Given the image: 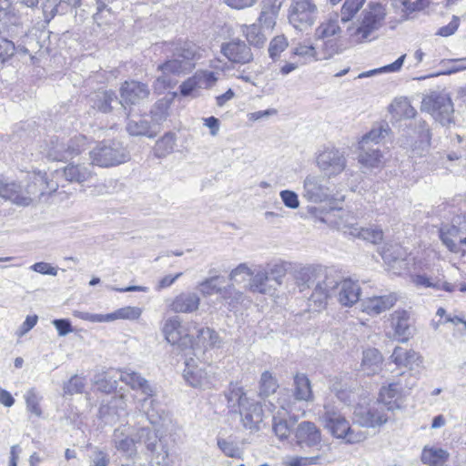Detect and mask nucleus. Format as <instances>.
I'll use <instances>...</instances> for the list:
<instances>
[{
    "label": "nucleus",
    "mask_w": 466,
    "mask_h": 466,
    "mask_svg": "<svg viewBox=\"0 0 466 466\" xmlns=\"http://www.w3.org/2000/svg\"><path fill=\"white\" fill-rule=\"evenodd\" d=\"M350 235L359 237L372 244H378L383 239V231L378 227L360 228L358 225H351Z\"/></svg>",
    "instance_id": "37998d69"
},
{
    "label": "nucleus",
    "mask_w": 466,
    "mask_h": 466,
    "mask_svg": "<svg viewBox=\"0 0 466 466\" xmlns=\"http://www.w3.org/2000/svg\"><path fill=\"white\" fill-rule=\"evenodd\" d=\"M85 388V379L83 377L75 375L64 386L65 394H77L81 393Z\"/></svg>",
    "instance_id": "774afa93"
},
{
    "label": "nucleus",
    "mask_w": 466,
    "mask_h": 466,
    "mask_svg": "<svg viewBox=\"0 0 466 466\" xmlns=\"http://www.w3.org/2000/svg\"><path fill=\"white\" fill-rule=\"evenodd\" d=\"M341 32L342 31L339 25V21L337 16L323 21L316 28L315 36L317 39L324 41L329 56L339 53V46L336 43H333V41L340 37Z\"/></svg>",
    "instance_id": "f3484780"
},
{
    "label": "nucleus",
    "mask_w": 466,
    "mask_h": 466,
    "mask_svg": "<svg viewBox=\"0 0 466 466\" xmlns=\"http://www.w3.org/2000/svg\"><path fill=\"white\" fill-rule=\"evenodd\" d=\"M238 413L241 416L242 424L246 429L258 430V425L263 420V410L258 401L250 400Z\"/></svg>",
    "instance_id": "c85d7f7f"
},
{
    "label": "nucleus",
    "mask_w": 466,
    "mask_h": 466,
    "mask_svg": "<svg viewBox=\"0 0 466 466\" xmlns=\"http://www.w3.org/2000/svg\"><path fill=\"white\" fill-rule=\"evenodd\" d=\"M221 277L218 275L206 278L198 285V289L203 297H210L215 294L222 295L223 287L219 286Z\"/></svg>",
    "instance_id": "de8ad7c7"
},
{
    "label": "nucleus",
    "mask_w": 466,
    "mask_h": 466,
    "mask_svg": "<svg viewBox=\"0 0 466 466\" xmlns=\"http://www.w3.org/2000/svg\"><path fill=\"white\" fill-rule=\"evenodd\" d=\"M329 270L321 266L307 265L295 268L292 277L295 286L300 292L309 289L317 280H321L325 275L329 274Z\"/></svg>",
    "instance_id": "a211bd4d"
},
{
    "label": "nucleus",
    "mask_w": 466,
    "mask_h": 466,
    "mask_svg": "<svg viewBox=\"0 0 466 466\" xmlns=\"http://www.w3.org/2000/svg\"><path fill=\"white\" fill-rule=\"evenodd\" d=\"M162 417L160 416V419L158 422H160ZM154 428L149 427H141L137 430V433L135 434L136 442L144 443L147 450L149 452L157 451V447L158 444H160V439L157 435V430L156 427L159 424H152L150 423Z\"/></svg>",
    "instance_id": "4c0bfd02"
},
{
    "label": "nucleus",
    "mask_w": 466,
    "mask_h": 466,
    "mask_svg": "<svg viewBox=\"0 0 466 466\" xmlns=\"http://www.w3.org/2000/svg\"><path fill=\"white\" fill-rule=\"evenodd\" d=\"M279 388L278 381L268 370L264 371L259 380V395L269 396L276 392Z\"/></svg>",
    "instance_id": "603ef678"
},
{
    "label": "nucleus",
    "mask_w": 466,
    "mask_h": 466,
    "mask_svg": "<svg viewBox=\"0 0 466 466\" xmlns=\"http://www.w3.org/2000/svg\"><path fill=\"white\" fill-rule=\"evenodd\" d=\"M356 421L363 427H376L387 422L388 417L379 409L359 408L354 411Z\"/></svg>",
    "instance_id": "2f4dec72"
},
{
    "label": "nucleus",
    "mask_w": 466,
    "mask_h": 466,
    "mask_svg": "<svg viewBox=\"0 0 466 466\" xmlns=\"http://www.w3.org/2000/svg\"><path fill=\"white\" fill-rule=\"evenodd\" d=\"M222 346V339L218 333L210 328H200L198 329L197 337L193 340V350L198 352L200 349H219Z\"/></svg>",
    "instance_id": "7c9ffc66"
},
{
    "label": "nucleus",
    "mask_w": 466,
    "mask_h": 466,
    "mask_svg": "<svg viewBox=\"0 0 466 466\" xmlns=\"http://www.w3.org/2000/svg\"><path fill=\"white\" fill-rule=\"evenodd\" d=\"M163 47L167 59L157 66V70L162 73L154 82V88L157 91L173 86L175 81L171 76L188 74L195 68L196 61L202 57L201 48L188 40L165 42Z\"/></svg>",
    "instance_id": "f257e3e1"
},
{
    "label": "nucleus",
    "mask_w": 466,
    "mask_h": 466,
    "mask_svg": "<svg viewBox=\"0 0 466 466\" xmlns=\"http://www.w3.org/2000/svg\"><path fill=\"white\" fill-rule=\"evenodd\" d=\"M390 110L400 117L411 118L416 115V110L407 98L395 99L390 105Z\"/></svg>",
    "instance_id": "8fccbe9b"
},
{
    "label": "nucleus",
    "mask_w": 466,
    "mask_h": 466,
    "mask_svg": "<svg viewBox=\"0 0 466 466\" xmlns=\"http://www.w3.org/2000/svg\"><path fill=\"white\" fill-rule=\"evenodd\" d=\"M412 282L417 287L432 288L437 290L443 289L448 292H452L454 290V286L451 283L444 282L441 285L439 281L433 282L426 275L418 274L412 276Z\"/></svg>",
    "instance_id": "3c124183"
},
{
    "label": "nucleus",
    "mask_w": 466,
    "mask_h": 466,
    "mask_svg": "<svg viewBox=\"0 0 466 466\" xmlns=\"http://www.w3.org/2000/svg\"><path fill=\"white\" fill-rule=\"evenodd\" d=\"M401 390L400 382H392L382 387L379 396L380 403H382L388 410L399 408L398 400L401 394Z\"/></svg>",
    "instance_id": "e433bc0d"
},
{
    "label": "nucleus",
    "mask_w": 466,
    "mask_h": 466,
    "mask_svg": "<svg viewBox=\"0 0 466 466\" xmlns=\"http://www.w3.org/2000/svg\"><path fill=\"white\" fill-rule=\"evenodd\" d=\"M380 255L394 274H400L402 269L407 268V253L401 246L398 244L386 245L382 248Z\"/></svg>",
    "instance_id": "b1692460"
},
{
    "label": "nucleus",
    "mask_w": 466,
    "mask_h": 466,
    "mask_svg": "<svg viewBox=\"0 0 466 466\" xmlns=\"http://www.w3.org/2000/svg\"><path fill=\"white\" fill-rule=\"evenodd\" d=\"M92 165L109 167L125 163L128 159L127 149L116 141L101 142L89 152Z\"/></svg>",
    "instance_id": "9d476101"
},
{
    "label": "nucleus",
    "mask_w": 466,
    "mask_h": 466,
    "mask_svg": "<svg viewBox=\"0 0 466 466\" xmlns=\"http://www.w3.org/2000/svg\"><path fill=\"white\" fill-rule=\"evenodd\" d=\"M223 290L221 298L228 303L230 309H235L238 304H242L246 299L244 292L237 289L234 284L223 287Z\"/></svg>",
    "instance_id": "09e8293b"
},
{
    "label": "nucleus",
    "mask_w": 466,
    "mask_h": 466,
    "mask_svg": "<svg viewBox=\"0 0 466 466\" xmlns=\"http://www.w3.org/2000/svg\"><path fill=\"white\" fill-rule=\"evenodd\" d=\"M385 17L386 11L381 4L369 3L357 24L348 28L350 38L357 44L371 40L375 32L382 26Z\"/></svg>",
    "instance_id": "39448f33"
},
{
    "label": "nucleus",
    "mask_w": 466,
    "mask_h": 466,
    "mask_svg": "<svg viewBox=\"0 0 466 466\" xmlns=\"http://www.w3.org/2000/svg\"><path fill=\"white\" fill-rule=\"evenodd\" d=\"M295 438L301 448H310L319 445L321 441V433L315 423L311 421L300 422L296 431Z\"/></svg>",
    "instance_id": "bb28decb"
},
{
    "label": "nucleus",
    "mask_w": 466,
    "mask_h": 466,
    "mask_svg": "<svg viewBox=\"0 0 466 466\" xmlns=\"http://www.w3.org/2000/svg\"><path fill=\"white\" fill-rule=\"evenodd\" d=\"M143 309L139 307L127 306L106 314V322L117 319L137 320L142 315Z\"/></svg>",
    "instance_id": "49530a36"
},
{
    "label": "nucleus",
    "mask_w": 466,
    "mask_h": 466,
    "mask_svg": "<svg viewBox=\"0 0 466 466\" xmlns=\"http://www.w3.org/2000/svg\"><path fill=\"white\" fill-rule=\"evenodd\" d=\"M216 367L200 358L198 352H193V357L185 360L183 378L194 388L209 389L215 382Z\"/></svg>",
    "instance_id": "6e6552de"
},
{
    "label": "nucleus",
    "mask_w": 466,
    "mask_h": 466,
    "mask_svg": "<svg viewBox=\"0 0 466 466\" xmlns=\"http://www.w3.org/2000/svg\"><path fill=\"white\" fill-rule=\"evenodd\" d=\"M168 102L166 100H158L151 109L152 119L157 124L165 121L168 116Z\"/></svg>",
    "instance_id": "69168bd1"
},
{
    "label": "nucleus",
    "mask_w": 466,
    "mask_h": 466,
    "mask_svg": "<svg viewBox=\"0 0 466 466\" xmlns=\"http://www.w3.org/2000/svg\"><path fill=\"white\" fill-rule=\"evenodd\" d=\"M122 188L123 184L112 177L106 178L102 183L94 186V191L97 195L113 194L120 191Z\"/></svg>",
    "instance_id": "13d9d810"
},
{
    "label": "nucleus",
    "mask_w": 466,
    "mask_h": 466,
    "mask_svg": "<svg viewBox=\"0 0 466 466\" xmlns=\"http://www.w3.org/2000/svg\"><path fill=\"white\" fill-rule=\"evenodd\" d=\"M65 178L69 182L83 183L94 176L92 164L71 163L63 168Z\"/></svg>",
    "instance_id": "72a5a7b5"
},
{
    "label": "nucleus",
    "mask_w": 466,
    "mask_h": 466,
    "mask_svg": "<svg viewBox=\"0 0 466 466\" xmlns=\"http://www.w3.org/2000/svg\"><path fill=\"white\" fill-rule=\"evenodd\" d=\"M449 457V453L442 449L425 447L421 453V461L428 466H441Z\"/></svg>",
    "instance_id": "a18cd8bd"
},
{
    "label": "nucleus",
    "mask_w": 466,
    "mask_h": 466,
    "mask_svg": "<svg viewBox=\"0 0 466 466\" xmlns=\"http://www.w3.org/2000/svg\"><path fill=\"white\" fill-rule=\"evenodd\" d=\"M390 320L394 338L401 343L409 341L413 334L410 313L406 309H397L390 314Z\"/></svg>",
    "instance_id": "412c9836"
},
{
    "label": "nucleus",
    "mask_w": 466,
    "mask_h": 466,
    "mask_svg": "<svg viewBox=\"0 0 466 466\" xmlns=\"http://www.w3.org/2000/svg\"><path fill=\"white\" fill-rule=\"evenodd\" d=\"M318 14V7L312 0H292L289 21L296 29L303 31L314 25Z\"/></svg>",
    "instance_id": "4468645a"
},
{
    "label": "nucleus",
    "mask_w": 466,
    "mask_h": 466,
    "mask_svg": "<svg viewBox=\"0 0 466 466\" xmlns=\"http://www.w3.org/2000/svg\"><path fill=\"white\" fill-rule=\"evenodd\" d=\"M294 398L299 401H310L313 400L310 381L304 374H297L294 377Z\"/></svg>",
    "instance_id": "79ce46f5"
},
{
    "label": "nucleus",
    "mask_w": 466,
    "mask_h": 466,
    "mask_svg": "<svg viewBox=\"0 0 466 466\" xmlns=\"http://www.w3.org/2000/svg\"><path fill=\"white\" fill-rule=\"evenodd\" d=\"M329 179L324 175L308 174L302 182V198L313 204L329 200L332 196Z\"/></svg>",
    "instance_id": "ddd939ff"
},
{
    "label": "nucleus",
    "mask_w": 466,
    "mask_h": 466,
    "mask_svg": "<svg viewBox=\"0 0 466 466\" xmlns=\"http://www.w3.org/2000/svg\"><path fill=\"white\" fill-rule=\"evenodd\" d=\"M440 238L443 245L452 253L466 254V215L453 218L451 224L440 228Z\"/></svg>",
    "instance_id": "1a4fd4ad"
},
{
    "label": "nucleus",
    "mask_w": 466,
    "mask_h": 466,
    "mask_svg": "<svg viewBox=\"0 0 466 466\" xmlns=\"http://www.w3.org/2000/svg\"><path fill=\"white\" fill-rule=\"evenodd\" d=\"M390 359L397 366L410 370L413 366H420L422 363V359L418 352L413 350H405L400 346L395 347Z\"/></svg>",
    "instance_id": "473e14b6"
},
{
    "label": "nucleus",
    "mask_w": 466,
    "mask_h": 466,
    "mask_svg": "<svg viewBox=\"0 0 466 466\" xmlns=\"http://www.w3.org/2000/svg\"><path fill=\"white\" fill-rule=\"evenodd\" d=\"M420 110L431 116L442 126L453 122L454 108L451 97L445 93H432L421 101Z\"/></svg>",
    "instance_id": "9b49d317"
},
{
    "label": "nucleus",
    "mask_w": 466,
    "mask_h": 466,
    "mask_svg": "<svg viewBox=\"0 0 466 466\" xmlns=\"http://www.w3.org/2000/svg\"><path fill=\"white\" fill-rule=\"evenodd\" d=\"M252 274V268L248 267L247 263H240L235 268H233L229 275L228 279L231 281V284L241 285L244 283H248V279H250V275Z\"/></svg>",
    "instance_id": "864d4df0"
},
{
    "label": "nucleus",
    "mask_w": 466,
    "mask_h": 466,
    "mask_svg": "<svg viewBox=\"0 0 466 466\" xmlns=\"http://www.w3.org/2000/svg\"><path fill=\"white\" fill-rule=\"evenodd\" d=\"M218 77L214 72L198 70L179 86V92L183 96H193L198 89L211 87L217 82Z\"/></svg>",
    "instance_id": "6ab92c4d"
},
{
    "label": "nucleus",
    "mask_w": 466,
    "mask_h": 466,
    "mask_svg": "<svg viewBox=\"0 0 466 466\" xmlns=\"http://www.w3.org/2000/svg\"><path fill=\"white\" fill-rule=\"evenodd\" d=\"M196 328V323L183 325L178 317H172L165 321L162 332L167 341L179 347L193 346V339L190 336V328Z\"/></svg>",
    "instance_id": "2eb2a0df"
},
{
    "label": "nucleus",
    "mask_w": 466,
    "mask_h": 466,
    "mask_svg": "<svg viewBox=\"0 0 466 466\" xmlns=\"http://www.w3.org/2000/svg\"><path fill=\"white\" fill-rule=\"evenodd\" d=\"M399 296L395 292L372 296L360 301L361 310L370 316H378L390 309L398 301Z\"/></svg>",
    "instance_id": "aec40b11"
},
{
    "label": "nucleus",
    "mask_w": 466,
    "mask_h": 466,
    "mask_svg": "<svg viewBox=\"0 0 466 466\" xmlns=\"http://www.w3.org/2000/svg\"><path fill=\"white\" fill-rule=\"evenodd\" d=\"M351 220H353L351 214L343 208H330L320 218L321 222L348 234H350V226L355 225Z\"/></svg>",
    "instance_id": "cd10ccee"
},
{
    "label": "nucleus",
    "mask_w": 466,
    "mask_h": 466,
    "mask_svg": "<svg viewBox=\"0 0 466 466\" xmlns=\"http://www.w3.org/2000/svg\"><path fill=\"white\" fill-rule=\"evenodd\" d=\"M315 162L323 175L330 179L346 170L348 160L343 150L332 147L319 150Z\"/></svg>",
    "instance_id": "f8f14e48"
},
{
    "label": "nucleus",
    "mask_w": 466,
    "mask_h": 466,
    "mask_svg": "<svg viewBox=\"0 0 466 466\" xmlns=\"http://www.w3.org/2000/svg\"><path fill=\"white\" fill-rule=\"evenodd\" d=\"M41 400L42 397L38 395L34 388L28 390L25 394L27 411L38 418H40L43 414L42 409L40 407Z\"/></svg>",
    "instance_id": "5fc2aeb1"
},
{
    "label": "nucleus",
    "mask_w": 466,
    "mask_h": 466,
    "mask_svg": "<svg viewBox=\"0 0 466 466\" xmlns=\"http://www.w3.org/2000/svg\"><path fill=\"white\" fill-rule=\"evenodd\" d=\"M286 273L287 268L283 262L256 266L252 268V274L245 285V289L251 293L272 295L278 287L282 285Z\"/></svg>",
    "instance_id": "20e7f679"
},
{
    "label": "nucleus",
    "mask_w": 466,
    "mask_h": 466,
    "mask_svg": "<svg viewBox=\"0 0 466 466\" xmlns=\"http://www.w3.org/2000/svg\"><path fill=\"white\" fill-rule=\"evenodd\" d=\"M383 357L379 350L370 348L363 351L361 370L368 376L379 373L381 370Z\"/></svg>",
    "instance_id": "c9c22d12"
},
{
    "label": "nucleus",
    "mask_w": 466,
    "mask_h": 466,
    "mask_svg": "<svg viewBox=\"0 0 466 466\" xmlns=\"http://www.w3.org/2000/svg\"><path fill=\"white\" fill-rule=\"evenodd\" d=\"M325 412L321 419L326 429L338 439H344L348 443H357L366 439V434L350 426L349 421L330 403L324 404Z\"/></svg>",
    "instance_id": "0eeeda50"
},
{
    "label": "nucleus",
    "mask_w": 466,
    "mask_h": 466,
    "mask_svg": "<svg viewBox=\"0 0 466 466\" xmlns=\"http://www.w3.org/2000/svg\"><path fill=\"white\" fill-rule=\"evenodd\" d=\"M167 303L172 312L193 313L199 309L200 298L195 292H181Z\"/></svg>",
    "instance_id": "393cba45"
},
{
    "label": "nucleus",
    "mask_w": 466,
    "mask_h": 466,
    "mask_svg": "<svg viewBox=\"0 0 466 466\" xmlns=\"http://www.w3.org/2000/svg\"><path fill=\"white\" fill-rule=\"evenodd\" d=\"M285 0H262L258 24L241 26V32L249 45L256 47L264 46L267 41L265 30H271L276 25L279 10Z\"/></svg>",
    "instance_id": "7ed1b4c3"
},
{
    "label": "nucleus",
    "mask_w": 466,
    "mask_h": 466,
    "mask_svg": "<svg viewBox=\"0 0 466 466\" xmlns=\"http://www.w3.org/2000/svg\"><path fill=\"white\" fill-rule=\"evenodd\" d=\"M360 152L358 156V161L363 171H371L373 169L381 168L384 165V156L380 147H370L367 148H360Z\"/></svg>",
    "instance_id": "c756f323"
},
{
    "label": "nucleus",
    "mask_w": 466,
    "mask_h": 466,
    "mask_svg": "<svg viewBox=\"0 0 466 466\" xmlns=\"http://www.w3.org/2000/svg\"><path fill=\"white\" fill-rule=\"evenodd\" d=\"M228 401V407L234 412H238L243 406L250 400L246 392L238 385H230L228 392L225 394Z\"/></svg>",
    "instance_id": "a19ab883"
},
{
    "label": "nucleus",
    "mask_w": 466,
    "mask_h": 466,
    "mask_svg": "<svg viewBox=\"0 0 466 466\" xmlns=\"http://www.w3.org/2000/svg\"><path fill=\"white\" fill-rule=\"evenodd\" d=\"M218 446L220 451L227 456L230 458H240L242 454L241 449L238 445L229 440H226L223 438H218Z\"/></svg>",
    "instance_id": "e2e57ef3"
},
{
    "label": "nucleus",
    "mask_w": 466,
    "mask_h": 466,
    "mask_svg": "<svg viewBox=\"0 0 466 466\" xmlns=\"http://www.w3.org/2000/svg\"><path fill=\"white\" fill-rule=\"evenodd\" d=\"M294 421L289 422L286 419L273 417V431L279 440H286L291 433Z\"/></svg>",
    "instance_id": "052dcab7"
},
{
    "label": "nucleus",
    "mask_w": 466,
    "mask_h": 466,
    "mask_svg": "<svg viewBox=\"0 0 466 466\" xmlns=\"http://www.w3.org/2000/svg\"><path fill=\"white\" fill-rule=\"evenodd\" d=\"M113 441L117 451L127 457L133 458L137 454L136 439L130 438L127 429L117 428L114 431Z\"/></svg>",
    "instance_id": "f704fd0d"
},
{
    "label": "nucleus",
    "mask_w": 466,
    "mask_h": 466,
    "mask_svg": "<svg viewBox=\"0 0 466 466\" xmlns=\"http://www.w3.org/2000/svg\"><path fill=\"white\" fill-rule=\"evenodd\" d=\"M80 0H44L43 13L47 21H50L56 15L63 13V5H76Z\"/></svg>",
    "instance_id": "c03bdc74"
},
{
    "label": "nucleus",
    "mask_w": 466,
    "mask_h": 466,
    "mask_svg": "<svg viewBox=\"0 0 466 466\" xmlns=\"http://www.w3.org/2000/svg\"><path fill=\"white\" fill-rule=\"evenodd\" d=\"M92 101V106L102 113H109L113 109L112 103L120 104L123 106L122 102L118 101L115 92L111 90L96 92Z\"/></svg>",
    "instance_id": "ea45409f"
},
{
    "label": "nucleus",
    "mask_w": 466,
    "mask_h": 466,
    "mask_svg": "<svg viewBox=\"0 0 466 466\" xmlns=\"http://www.w3.org/2000/svg\"><path fill=\"white\" fill-rule=\"evenodd\" d=\"M390 127L387 123L380 124L371 128L365 134L359 142V148H367L370 147H379V144L389 135Z\"/></svg>",
    "instance_id": "58836bf2"
},
{
    "label": "nucleus",
    "mask_w": 466,
    "mask_h": 466,
    "mask_svg": "<svg viewBox=\"0 0 466 466\" xmlns=\"http://www.w3.org/2000/svg\"><path fill=\"white\" fill-rule=\"evenodd\" d=\"M118 380L128 385L134 390H139L146 397L138 401L139 410L144 413L149 423H158L160 413L155 410L156 388L138 372L127 370L119 372Z\"/></svg>",
    "instance_id": "423d86ee"
},
{
    "label": "nucleus",
    "mask_w": 466,
    "mask_h": 466,
    "mask_svg": "<svg viewBox=\"0 0 466 466\" xmlns=\"http://www.w3.org/2000/svg\"><path fill=\"white\" fill-rule=\"evenodd\" d=\"M48 157L55 161H65L69 158L68 152L66 150V142L64 141H52V146L48 151Z\"/></svg>",
    "instance_id": "680f3d73"
},
{
    "label": "nucleus",
    "mask_w": 466,
    "mask_h": 466,
    "mask_svg": "<svg viewBox=\"0 0 466 466\" xmlns=\"http://www.w3.org/2000/svg\"><path fill=\"white\" fill-rule=\"evenodd\" d=\"M176 146V137L168 133L162 137L156 145V154L157 157H165L170 154Z\"/></svg>",
    "instance_id": "4d7b16f0"
},
{
    "label": "nucleus",
    "mask_w": 466,
    "mask_h": 466,
    "mask_svg": "<svg viewBox=\"0 0 466 466\" xmlns=\"http://www.w3.org/2000/svg\"><path fill=\"white\" fill-rule=\"evenodd\" d=\"M222 54L232 63L245 65L253 60L250 47L239 39L225 43L221 46Z\"/></svg>",
    "instance_id": "4be33fe9"
},
{
    "label": "nucleus",
    "mask_w": 466,
    "mask_h": 466,
    "mask_svg": "<svg viewBox=\"0 0 466 466\" xmlns=\"http://www.w3.org/2000/svg\"><path fill=\"white\" fill-rule=\"evenodd\" d=\"M329 275H332L333 280L336 282L332 290L333 296L341 305L350 307L359 301L361 289L357 281L351 279H342L332 269L329 270Z\"/></svg>",
    "instance_id": "dca6fc26"
},
{
    "label": "nucleus",
    "mask_w": 466,
    "mask_h": 466,
    "mask_svg": "<svg viewBox=\"0 0 466 466\" xmlns=\"http://www.w3.org/2000/svg\"><path fill=\"white\" fill-rule=\"evenodd\" d=\"M336 282L333 280L332 275H325V278L319 280L316 287L309 297L310 306L314 305L316 310H319L325 307L329 298L333 297V289Z\"/></svg>",
    "instance_id": "a878e982"
},
{
    "label": "nucleus",
    "mask_w": 466,
    "mask_h": 466,
    "mask_svg": "<svg viewBox=\"0 0 466 466\" xmlns=\"http://www.w3.org/2000/svg\"><path fill=\"white\" fill-rule=\"evenodd\" d=\"M127 130L131 136H145L149 131V122L140 117L130 119L127 124Z\"/></svg>",
    "instance_id": "0e129e2a"
},
{
    "label": "nucleus",
    "mask_w": 466,
    "mask_h": 466,
    "mask_svg": "<svg viewBox=\"0 0 466 466\" xmlns=\"http://www.w3.org/2000/svg\"><path fill=\"white\" fill-rule=\"evenodd\" d=\"M366 0H345L341 7V21H350L363 6Z\"/></svg>",
    "instance_id": "bf43d9fd"
},
{
    "label": "nucleus",
    "mask_w": 466,
    "mask_h": 466,
    "mask_svg": "<svg viewBox=\"0 0 466 466\" xmlns=\"http://www.w3.org/2000/svg\"><path fill=\"white\" fill-rule=\"evenodd\" d=\"M120 95L125 103L139 105L148 98L150 90L144 83L135 80L126 81L120 88Z\"/></svg>",
    "instance_id": "5701e85b"
},
{
    "label": "nucleus",
    "mask_w": 466,
    "mask_h": 466,
    "mask_svg": "<svg viewBox=\"0 0 466 466\" xmlns=\"http://www.w3.org/2000/svg\"><path fill=\"white\" fill-rule=\"evenodd\" d=\"M86 148L87 138L83 135L75 136L66 141V150L68 152L69 158H73L74 157L79 155Z\"/></svg>",
    "instance_id": "6e6d98bb"
},
{
    "label": "nucleus",
    "mask_w": 466,
    "mask_h": 466,
    "mask_svg": "<svg viewBox=\"0 0 466 466\" xmlns=\"http://www.w3.org/2000/svg\"><path fill=\"white\" fill-rule=\"evenodd\" d=\"M150 465L151 466H167V457L168 451L166 446L162 445V443L158 444L157 447V451L150 452Z\"/></svg>",
    "instance_id": "338daca9"
},
{
    "label": "nucleus",
    "mask_w": 466,
    "mask_h": 466,
    "mask_svg": "<svg viewBox=\"0 0 466 466\" xmlns=\"http://www.w3.org/2000/svg\"><path fill=\"white\" fill-rule=\"evenodd\" d=\"M49 188L55 191L56 187H49L45 172H34L29 177V182L23 187L15 182H0V198L10 200L17 206L27 207L35 198H39Z\"/></svg>",
    "instance_id": "f03ea898"
}]
</instances>
